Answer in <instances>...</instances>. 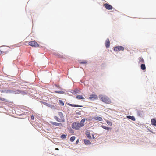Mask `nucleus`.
<instances>
[{
	"instance_id": "nucleus-1",
	"label": "nucleus",
	"mask_w": 156,
	"mask_h": 156,
	"mask_svg": "<svg viewBox=\"0 0 156 156\" xmlns=\"http://www.w3.org/2000/svg\"><path fill=\"white\" fill-rule=\"evenodd\" d=\"M85 120V119L83 118L81 120L80 122H73L72 124V128L77 130H80L81 127L84 126Z\"/></svg>"
},
{
	"instance_id": "nucleus-2",
	"label": "nucleus",
	"mask_w": 156,
	"mask_h": 156,
	"mask_svg": "<svg viewBox=\"0 0 156 156\" xmlns=\"http://www.w3.org/2000/svg\"><path fill=\"white\" fill-rule=\"evenodd\" d=\"M100 99L102 102L107 104L111 103V100L107 96L102 94L100 95L99 96Z\"/></svg>"
},
{
	"instance_id": "nucleus-3",
	"label": "nucleus",
	"mask_w": 156,
	"mask_h": 156,
	"mask_svg": "<svg viewBox=\"0 0 156 156\" xmlns=\"http://www.w3.org/2000/svg\"><path fill=\"white\" fill-rule=\"evenodd\" d=\"M58 114L60 118H59L57 116H55L54 117V119L58 122H64L65 121V119L63 113L61 112H58Z\"/></svg>"
},
{
	"instance_id": "nucleus-4",
	"label": "nucleus",
	"mask_w": 156,
	"mask_h": 156,
	"mask_svg": "<svg viewBox=\"0 0 156 156\" xmlns=\"http://www.w3.org/2000/svg\"><path fill=\"white\" fill-rule=\"evenodd\" d=\"M28 44L32 47H38L39 46V44L35 41H31L29 42Z\"/></svg>"
},
{
	"instance_id": "nucleus-5",
	"label": "nucleus",
	"mask_w": 156,
	"mask_h": 156,
	"mask_svg": "<svg viewBox=\"0 0 156 156\" xmlns=\"http://www.w3.org/2000/svg\"><path fill=\"white\" fill-rule=\"evenodd\" d=\"M124 50V48L122 46H119L115 47L114 48V50L116 51H123Z\"/></svg>"
},
{
	"instance_id": "nucleus-6",
	"label": "nucleus",
	"mask_w": 156,
	"mask_h": 156,
	"mask_svg": "<svg viewBox=\"0 0 156 156\" xmlns=\"http://www.w3.org/2000/svg\"><path fill=\"white\" fill-rule=\"evenodd\" d=\"M98 99V97L97 95L92 94L90 96L89 99L90 100H97Z\"/></svg>"
},
{
	"instance_id": "nucleus-7",
	"label": "nucleus",
	"mask_w": 156,
	"mask_h": 156,
	"mask_svg": "<svg viewBox=\"0 0 156 156\" xmlns=\"http://www.w3.org/2000/svg\"><path fill=\"white\" fill-rule=\"evenodd\" d=\"M90 120H92L93 119H95L97 120H98L100 121H102L103 120L99 116H97L95 117H90Z\"/></svg>"
},
{
	"instance_id": "nucleus-8",
	"label": "nucleus",
	"mask_w": 156,
	"mask_h": 156,
	"mask_svg": "<svg viewBox=\"0 0 156 156\" xmlns=\"http://www.w3.org/2000/svg\"><path fill=\"white\" fill-rule=\"evenodd\" d=\"M104 6L108 10H112L113 8L112 5H109L108 3L104 4Z\"/></svg>"
},
{
	"instance_id": "nucleus-9",
	"label": "nucleus",
	"mask_w": 156,
	"mask_h": 156,
	"mask_svg": "<svg viewBox=\"0 0 156 156\" xmlns=\"http://www.w3.org/2000/svg\"><path fill=\"white\" fill-rule=\"evenodd\" d=\"M110 41L109 39H107L105 41V44L106 47L107 48H108L110 46Z\"/></svg>"
},
{
	"instance_id": "nucleus-10",
	"label": "nucleus",
	"mask_w": 156,
	"mask_h": 156,
	"mask_svg": "<svg viewBox=\"0 0 156 156\" xmlns=\"http://www.w3.org/2000/svg\"><path fill=\"white\" fill-rule=\"evenodd\" d=\"M50 123L52 125H55V126H59L62 125V124L61 123L55 122H50Z\"/></svg>"
},
{
	"instance_id": "nucleus-11",
	"label": "nucleus",
	"mask_w": 156,
	"mask_h": 156,
	"mask_svg": "<svg viewBox=\"0 0 156 156\" xmlns=\"http://www.w3.org/2000/svg\"><path fill=\"white\" fill-rule=\"evenodd\" d=\"M67 105L69 106H72V107H82V106L79 105H74V104H71L69 103H68L67 104Z\"/></svg>"
},
{
	"instance_id": "nucleus-12",
	"label": "nucleus",
	"mask_w": 156,
	"mask_h": 156,
	"mask_svg": "<svg viewBox=\"0 0 156 156\" xmlns=\"http://www.w3.org/2000/svg\"><path fill=\"white\" fill-rule=\"evenodd\" d=\"M151 123L152 125L156 126V120L154 119H151Z\"/></svg>"
},
{
	"instance_id": "nucleus-13",
	"label": "nucleus",
	"mask_w": 156,
	"mask_h": 156,
	"mask_svg": "<svg viewBox=\"0 0 156 156\" xmlns=\"http://www.w3.org/2000/svg\"><path fill=\"white\" fill-rule=\"evenodd\" d=\"M126 117L127 118L130 119L133 121H134L135 120V118L133 116H127Z\"/></svg>"
},
{
	"instance_id": "nucleus-14",
	"label": "nucleus",
	"mask_w": 156,
	"mask_h": 156,
	"mask_svg": "<svg viewBox=\"0 0 156 156\" xmlns=\"http://www.w3.org/2000/svg\"><path fill=\"white\" fill-rule=\"evenodd\" d=\"M76 98L77 99H84V98L81 95H78L76 96Z\"/></svg>"
},
{
	"instance_id": "nucleus-15",
	"label": "nucleus",
	"mask_w": 156,
	"mask_h": 156,
	"mask_svg": "<svg viewBox=\"0 0 156 156\" xmlns=\"http://www.w3.org/2000/svg\"><path fill=\"white\" fill-rule=\"evenodd\" d=\"M84 141L85 144L86 145H89L91 144L89 140H85Z\"/></svg>"
},
{
	"instance_id": "nucleus-16",
	"label": "nucleus",
	"mask_w": 156,
	"mask_h": 156,
	"mask_svg": "<svg viewBox=\"0 0 156 156\" xmlns=\"http://www.w3.org/2000/svg\"><path fill=\"white\" fill-rule=\"evenodd\" d=\"M102 127L104 129H105V130H109L110 129H111V128L110 127H106V126H102Z\"/></svg>"
},
{
	"instance_id": "nucleus-17",
	"label": "nucleus",
	"mask_w": 156,
	"mask_h": 156,
	"mask_svg": "<svg viewBox=\"0 0 156 156\" xmlns=\"http://www.w3.org/2000/svg\"><path fill=\"white\" fill-rule=\"evenodd\" d=\"M139 63H144V61L142 58H139Z\"/></svg>"
},
{
	"instance_id": "nucleus-18",
	"label": "nucleus",
	"mask_w": 156,
	"mask_h": 156,
	"mask_svg": "<svg viewBox=\"0 0 156 156\" xmlns=\"http://www.w3.org/2000/svg\"><path fill=\"white\" fill-rule=\"evenodd\" d=\"M141 68L142 70H144L146 69L145 65L144 64H142L141 65Z\"/></svg>"
},
{
	"instance_id": "nucleus-19",
	"label": "nucleus",
	"mask_w": 156,
	"mask_h": 156,
	"mask_svg": "<svg viewBox=\"0 0 156 156\" xmlns=\"http://www.w3.org/2000/svg\"><path fill=\"white\" fill-rule=\"evenodd\" d=\"M137 113L139 116H141L143 114V112L142 111H139L137 112Z\"/></svg>"
},
{
	"instance_id": "nucleus-20",
	"label": "nucleus",
	"mask_w": 156,
	"mask_h": 156,
	"mask_svg": "<svg viewBox=\"0 0 156 156\" xmlns=\"http://www.w3.org/2000/svg\"><path fill=\"white\" fill-rule=\"evenodd\" d=\"M1 92L8 93H11V91L10 90H2V91H1Z\"/></svg>"
},
{
	"instance_id": "nucleus-21",
	"label": "nucleus",
	"mask_w": 156,
	"mask_h": 156,
	"mask_svg": "<svg viewBox=\"0 0 156 156\" xmlns=\"http://www.w3.org/2000/svg\"><path fill=\"white\" fill-rule=\"evenodd\" d=\"M75 139V136H72L70 138V141L71 142H73Z\"/></svg>"
},
{
	"instance_id": "nucleus-22",
	"label": "nucleus",
	"mask_w": 156,
	"mask_h": 156,
	"mask_svg": "<svg viewBox=\"0 0 156 156\" xmlns=\"http://www.w3.org/2000/svg\"><path fill=\"white\" fill-rule=\"evenodd\" d=\"M86 135L87 137L89 139H91V135H90V133H87Z\"/></svg>"
},
{
	"instance_id": "nucleus-23",
	"label": "nucleus",
	"mask_w": 156,
	"mask_h": 156,
	"mask_svg": "<svg viewBox=\"0 0 156 156\" xmlns=\"http://www.w3.org/2000/svg\"><path fill=\"white\" fill-rule=\"evenodd\" d=\"M8 51H1L0 50V55L2 54V53H4L5 54H6V53H7L8 52Z\"/></svg>"
},
{
	"instance_id": "nucleus-24",
	"label": "nucleus",
	"mask_w": 156,
	"mask_h": 156,
	"mask_svg": "<svg viewBox=\"0 0 156 156\" xmlns=\"http://www.w3.org/2000/svg\"><path fill=\"white\" fill-rule=\"evenodd\" d=\"M106 122L108 124L109 126H112V123L111 122H110L108 120L106 121Z\"/></svg>"
},
{
	"instance_id": "nucleus-25",
	"label": "nucleus",
	"mask_w": 156,
	"mask_h": 156,
	"mask_svg": "<svg viewBox=\"0 0 156 156\" xmlns=\"http://www.w3.org/2000/svg\"><path fill=\"white\" fill-rule=\"evenodd\" d=\"M66 135L65 134H62L61 135V137L62 139H65L66 138Z\"/></svg>"
},
{
	"instance_id": "nucleus-26",
	"label": "nucleus",
	"mask_w": 156,
	"mask_h": 156,
	"mask_svg": "<svg viewBox=\"0 0 156 156\" xmlns=\"http://www.w3.org/2000/svg\"><path fill=\"white\" fill-rule=\"evenodd\" d=\"M59 103L60 104V105H61L63 106L64 105V103L61 100H59Z\"/></svg>"
},
{
	"instance_id": "nucleus-27",
	"label": "nucleus",
	"mask_w": 156,
	"mask_h": 156,
	"mask_svg": "<svg viewBox=\"0 0 156 156\" xmlns=\"http://www.w3.org/2000/svg\"><path fill=\"white\" fill-rule=\"evenodd\" d=\"M0 100L3 101H6V99L2 98H0Z\"/></svg>"
},
{
	"instance_id": "nucleus-28",
	"label": "nucleus",
	"mask_w": 156,
	"mask_h": 156,
	"mask_svg": "<svg viewBox=\"0 0 156 156\" xmlns=\"http://www.w3.org/2000/svg\"><path fill=\"white\" fill-rule=\"evenodd\" d=\"M63 91H57L55 92L58 93H62Z\"/></svg>"
},
{
	"instance_id": "nucleus-29",
	"label": "nucleus",
	"mask_w": 156,
	"mask_h": 156,
	"mask_svg": "<svg viewBox=\"0 0 156 156\" xmlns=\"http://www.w3.org/2000/svg\"><path fill=\"white\" fill-rule=\"evenodd\" d=\"M42 103L44 104V105H45L46 106H48V104L45 102H42Z\"/></svg>"
},
{
	"instance_id": "nucleus-30",
	"label": "nucleus",
	"mask_w": 156,
	"mask_h": 156,
	"mask_svg": "<svg viewBox=\"0 0 156 156\" xmlns=\"http://www.w3.org/2000/svg\"><path fill=\"white\" fill-rule=\"evenodd\" d=\"M87 62H86V61H84V62H81V63H82V64H86L87 63Z\"/></svg>"
},
{
	"instance_id": "nucleus-31",
	"label": "nucleus",
	"mask_w": 156,
	"mask_h": 156,
	"mask_svg": "<svg viewBox=\"0 0 156 156\" xmlns=\"http://www.w3.org/2000/svg\"><path fill=\"white\" fill-rule=\"evenodd\" d=\"M51 106H52V105L50 104H48V106L50 108H51Z\"/></svg>"
},
{
	"instance_id": "nucleus-32",
	"label": "nucleus",
	"mask_w": 156,
	"mask_h": 156,
	"mask_svg": "<svg viewBox=\"0 0 156 156\" xmlns=\"http://www.w3.org/2000/svg\"><path fill=\"white\" fill-rule=\"evenodd\" d=\"M31 119H33H33H34V116H33V115H32V116H31Z\"/></svg>"
},
{
	"instance_id": "nucleus-33",
	"label": "nucleus",
	"mask_w": 156,
	"mask_h": 156,
	"mask_svg": "<svg viewBox=\"0 0 156 156\" xmlns=\"http://www.w3.org/2000/svg\"><path fill=\"white\" fill-rule=\"evenodd\" d=\"M55 106L54 105H52L51 107V108H55Z\"/></svg>"
},
{
	"instance_id": "nucleus-34",
	"label": "nucleus",
	"mask_w": 156,
	"mask_h": 156,
	"mask_svg": "<svg viewBox=\"0 0 156 156\" xmlns=\"http://www.w3.org/2000/svg\"><path fill=\"white\" fill-rule=\"evenodd\" d=\"M55 150H59V149H58V148H56L55 149Z\"/></svg>"
},
{
	"instance_id": "nucleus-35",
	"label": "nucleus",
	"mask_w": 156,
	"mask_h": 156,
	"mask_svg": "<svg viewBox=\"0 0 156 156\" xmlns=\"http://www.w3.org/2000/svg\"><path fill=\"white\" fill-rule=\"evenodd\" d=\"M78 142V140H77L76 141V143H77Z\"/></svg>"
}]
</instances>
